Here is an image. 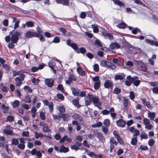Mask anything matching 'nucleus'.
Instances as JSON below:
<instances>
[{
    "label": "nucleus",
    "instance_id": "c03bdc74",
    "mask_svg": "<svg viewBox=\"0 0 158 158\" xmlns=\"http://www.w3.org/2000/svg\"><path fill=\"white\" fill-rule=\"evenodd\" d=\"M26 24L28 27H32L34 25L33 22L31 21L27 22Z\"/></svg>",
    "mask_w": 158,
    "mask_h": 158
},
{
    "label": "nucleus",
    "instance_id": "de8ad7c7",
    "mask_svg": "<svg viewBox=\"0 0 158 158\" xmlns=\"http://www.w3.org/2000/svg\"><path fill=\"white\" fill-rule=\"evenodd\" d=\"M140 135L141 139H147L148 138V135L145 133H142L140 134Z\"/></svg>",
    "mask_w": 158,
    "mask_h": 158
},
{
    "label": "nucleus",
    "instance_id": "8fccbe9b",
    "mask_svg": "<svg viewBox=\"0 0 158 158\" xmlns=\"http://www.w3.org/2000/svg\"><path fill=\"white\" fill-rule=\"evenodd\" d=\"M135 2L137 4H139L140 5L142 6H145V5L141 1H140L139 0H134Z\"/></svg>",
    "mask_w": 158,
    "mask_h": 158
},
{
    "label": "nucleus",
    "instance_id": "c85d7f7f",
    "mask_svg": "<svg viewBox=\"0 0 158 158\" xmlns=\"http://www.w3.org/2000/svg\"><path fill=\"white\" fill-rule=\"evenodd\" d=\"M70 47H71L73 48L77 53H79V49L78 48L76 44L72 43V45Z\"/></svg>",
    "mask_w": 158,
    "mask_h": 158
},
{
    "label": "nucleus",
    "instance_id": "6e6d98bb",
    "mask_svg": "<svg viewBox=\"0 0 158 158\" xmlns=\"http://www.w3.org/2000/svg\"><path fill=\"white\" fill-rule=\"evenodd\" d=\"M143 123L145 125H148V124L150 123V120L147 118H144L143 120Z\"/></svg>",
    "mask_w": 158,
    "mask_h": 158
},
{
    "label": "nucleus",
    "instance_id": "603ef678",
    "mask_svg": "<svg viewBox=\"0 0 158 158\" xmlns=\"http://www.w3.org/2000/svg\"><path fill=\"white\" fill-rule=\"evenodd\" d=\"M13 76L14 77H15L16 76H21V75L23 74L22 73H21V72L20 71H18V72H16V71L15 70H14L13 71Z\"/></svg>",
    "mask_w": 158,
    "mask_h": 158
},
{
    "label": "nucleus",
    "instance_id": "aec40b11",
    "mask_svg": "<svg viewBox=\"0 0 158 158\" xmlns=\"http://www.w3.org/2000/svg\"><path fill=\"white\" fill-rule=\"evenodd\" d=\"M110 64H111L110 62L103 60H102L100 62V64L101 66L106 67H107L108 66H109Z\"/></svg>",
    "mask_w": 158,
    "mask_h": 158
},
{
    "label": "nucleus",
    "instance_id": "a211bd4d",
    "mask_svg": "<svg viewBox=\"0 0 158 158\" xmlns=\"http://www.w3.org/2000/svg\"><path fill=\"white\" fill-rule=\"evenodd\" d=\"M115 110L113 107L110 108L109 109V110H104L102 111V113L104 115H107L110 113L111 112H114Z\"/></svg>",
    "mask_w": 158,
    "mask_h": 158
},
{
    "label": "nucleus",
    "instance_id": "423d86ee",
    "mask_svg": "<svg viewBox=\"0 0 158 158\" xmlns=\"http://www.w3.org/2000/svg\"><path fill=\"white\" fill-rule=\"evenodd\" d=\"M141 100L142 103L147 108L150 110H152L153 108V106L151 104L150 102L149 101H147L145 99H142Z\"/></svg>",
    "mask_w": 158,
    "mask_h": 158
},
{
    "label": "nucleus",
    "instance_id": "09e8293b",
    "mask_svg": "<svg viewBox=\"0 0 158 158\" xmlns=\"http://www.w3.org/2000/svg\"><path fill=\"white\" fill-rule=\"evenodd\" d=\"M37 67H33L31 68V71L33 72H35L37 71L39 69H43V67H42L41 68Z\"/></svg>",
    "mask_w": 158,
    "mask_h": 158
},
{
    "label": "nucleus",
    "instance_id": "a19ab883",
    "mask_svg": "<svg viewBox=\"0 0 158 158\" xmlns=\"http://www.w3.org/2000/svg\"><path fill=\"white\" fill-rule=\"evenodd\" d=\"M53 102H50V103H49V105H48V107H49V110H50V112H53Z\"/></svg>",
    "mask_w": 158,
    "mask_h": 158
},
{
    "label": "nucleus",
    "instance_id": "473e14b6",
    "mask_svg": "<svg viewBox=\"0 0 158 158\" xmlns=\"http://www.w3.org/2000/svg\"><path fill=\"white\" fill-rule=\"evenodd\" d=\"M108 127L105 126H102V130L105 134H107L108 132Z\"/></svg>",
    "mask_w": 158,
    "mask_h": 158
},
{
    "label": "nucleus",
    "instance_id": "bf43d9fd",
    "mask_svg": "<svg viewBox=\"0 0 158 158\" xmlns=\"http://www.w3.org/2000/svg\"><path fill=\"white\" fill-rule=\"evenodd\" d=\"M39 81L40 80L39 79L34 78L32 80L31 82L32 83H34L35 85H37Z\"/></svg>",
    "mask_w": 158,
    "mask_h": 158
},
{
    "label": "nucleus",
    "instance_id": "58836bf2",
    "mask_svg": "<svg viewBox=\"0 0 158 158\" xmlns=\"http://www.w3.org/2000/svg\"><path fill=\"white\" fill-rule=\"evenodd\" d=\"M137 137H134L132 139L131 143L133 145H135L137 142Z\"/></svg>",
    "mask_w": 158,
    "mask_h": 158
},
{
    "label": "nucleus",
    "instance_id": "3c124183",
    "mask_svg": "<svg viewBox=\"0 0 158 158\" xmlns=\"http://www.w3.org/2000/svg\"><path fill=\"white\" fill-rule=\"evenodd\" d=\"M56 89L58 90H60L63 92H64V88L62 85H59Z\"/></svg>",
    "mask_w": 158,
    "mask_h": 158
},
{
    "label": "nucleus",
    "instance_id": "9d476101",
    "mask_svg": "<svg viewBox=\"0 0 158 158\" xmlns=\"http://www.w3.org/2000/svg\"><path fill=\"white\" fill-rule=\"evenodd\" d=\"M25 35L26 37L29 38L39 36V35L37 34L36 32L30 31H27L25 33Z\"/></svg>",
    "mask_w": 158,
    "mask_h": 158
},
{
    "label": "nucleus",
    "instance_id": "ddd939ff",
    "mask_svg": "<svg viewBox=\"0 0 158 158\" xmlns=\"http://www.w3.org/2000/svg\"><path fill=\"white\" fill-rule=\"evenodd\" d=\"M94 133H95V134L97 135V137L98 138L99 141L102 142L105 141V139L104 136L100 132H97L96 133L95 131H94Z\"/></svg>",
    "mask_w": 158,
    "mask_h": 158
},
{
    "label": "nucleus",
    "instance_id": "864d4df0",
    "mask_svg": "<svg viewBox=\"0 0 158 158\" xmlns=\"http://www.w3.org/2000/svg\"><path fill=\"white\" fill-rule=\"evenodd\" d=\"M117 27L120 28H123L125 27L126 24L125 23H121L118 24Z\"/></svg>",
    "mask_w": 158,
    "mask_h": 158
},
{
    "label": "nucleus",
    "instance_id": "680f3d73",
    "mask_svg": "<svg viewBox=\"0 0 158 158\" xmlns=\"http://www.w3.org/2000/svg\"><path fill=\"white\" fill-rule=\"evenodd\" d=\"M154 143V140L152 139H151L149 140L148 142V144L150 146H152L153 145Z\"/></svg>",
    "mask_w": 158,
    "mask_h": 158
},
{
    "label": "nucleus",
    "instance_id": "49530a36",
    "mask_svg": "<svg viewBox=\"0 0 158 158\" xmlns=\"http://www.w3.org/2000/svg\"><path fill=\"white\" fill-rule=\"evenodd\" d=\"M11 143L12 144L16 145L19 144V141L17 139H12Z\"/></svg>",
    "mask_w": 158,
    "mask_h": 158
},
{
    "label": "nucleus",
    "instance_id": "dca6fc26",
    "mask_svg": "<svg viewBox=\"0 0 158 158\" xmlns=\"http://www.w3.org/2000/svg\"><path fill=\"white\" fill-rule=\"evenodd\" d=\"M104 86L106 88H112L113 85V82L109 80L106 81L104 84Z\"/></svg>",
    "mask_w": 158,
    "mask_h": 158
},
{
    "label": "nucleus",
    "instance_id": "9b49d317",
    "mask_svg": "<svg viewBox=\"0 0 158 158\" xmlns=\"http://www.w3.org/2000/svg\"><path fill=\"white\" fill-rule=\"evenodd\" d=\"M76 78L75 77L73 74L70 75L68 77V80L65 81L66 83L68 85H70L72 81H75Z\"/></svg>",
    "mask_w": 158,
    "mask_h": 158
},
{
    "label": "nucleus",
    "instance_id": "13d9d810",
    "mask_svg": "<svg viewBox=\"0 0 158 158\" xmlns=\"http://www.w3.org/2000/svg\"><path fill=\"white\" fill-rule=\"evenodd\" d=\"M40 116L42 120H44L45 119V114L43 112L41 111L40 112Z\"/></svg>",
    "mask_w": 158,
    "mask_h": 158
},
{
    "label": "nucleus",
    "instance_id": "774afa93",
    "mask_svg": "<svg viewBox=\"0 0 158 158\" xmlns=\"http://www.w3.org/2000/svg\"><path fill=\"white\" fill-rule=\"evenodd\" d=\"M126 65L128 67H131L133 65V62L130 61H127L126 63Z\"/></svg>",
    "mask_w": 158,
    "mask_h": 158
},
{
    "label": "nucleus",
    "instance_id": "412c9836",
    "mask_svg": "<svg viewBox=\"0 0 158 158\" xmlns=\"http://www.w3.org/2000/svg\"><path fill=\"white\" fill-rule=\"evenodd\" d=\"M69 151V148L62 145L60 147L59 151L60 152H66Z\"/></svg>",
    "mask_w": 158,
    "mask_h": 158
},
{
    "label": "nucleus",
    "instance_id": "6ab92c4d",
    "mask_svg": "<svg viewBox=\"0 0 158 158\" xmlns=\"http://www.w3.org/2000/svg\"><path fill=\"white\" fill-rule=\"evenodd\" d=\"M85 102L86 106L90 104L92 102L91 95H89L88 97L85 98Z\"/></svg>",
    "mask_w": 158,
    "mask_h": 158
},
{
    "label": "nucleus",
    "instance_id": "2f4dec72",
    "mask_svg": "<svg viewBox=\"0 0 158 158\" xmlns=\"http://www.w3.org/2000/svg\"><path fill=\"white\" fill-rule=\"evenodd\" d=\"M24 102L26 103H30L31 102V100L30 97L26 95L24 96L23 99Z\"/></svg>",
    "mask_w": 158,
    "mask_h": 158
},
{
    "label": "nucleus",
    "instance_id": "0e129e2a",
    "mask_svg": "<svg viewBox=\"0 0 158 158\" xmlns=\"http://www.w3.org/2000/svg\"><path fill=\"white\" fill-rule=\"evenodd\" d=\"M110 142L111 144H114L115 145L118 144V142L115 141L113 138H111L110 139Z\"/></svg>",
    "mask_w": 158,
    "mask_h": 158
},
{
    "label": "nucleus",
    "instance_id": "393cba45",
    "mask_svg": "<svg viewBox=\"0 0 158 158\" xmlns=\"http://www.w3.org/2000/svg\"><path fill=\"white\" fill-rule=\"evenodd\" d=\"M56 108L59 110L61 114H63L65 111V109L64 106H57Z\"/></svg>",
    "mask_w": 158,
    "mask_h": 158
},
{
    "label": "nucleus",
    "instance_id": "6e6552de",
    "mask_svg": "<svg viewBox=\"0 0 158 158\" xmlns=\"http://www.w3.org/2000/svg\"><path fill=\"white\" fill-rule=\"evenodd\" d=\"M92 101L94 104L95 106L99 108V106L101 105V102H99V98H98L96 97H93L91 96Z\"/></svg>",
    "mask_w": 158,
    "mask_h": 158
},
{
    "label": "nucleus",
    "instance_id": "bb28decb",
    "mask_svg": "<svg viewBox=\"0 0 158 158\" xmlns=\"http://www.w3.org/2000/svg\"><path fill=\"white\" fill-rule=\"evenodd\" d=\"M77 71L78 73L81 75H84L85 73V71H83L80 67H78L77 68Z\"/></svg>",
    "mask_w": 158,
    "mask_h": 158
},
{
    "label": "nucleus",
    "instance_id": "79ce46f5",
    "mask_svg": "<svg viewBox=\"0 0 158 158\" xmlns=\"http://www.w3.org/2000/svg\"><path fill=\"white\" fill-rule=\"evenodd\" d=\"M123 104L125 106V108H127V107L128 105V100L127 98H123Z\"/></svg>",
    "mask_w": 158,
    "mask_h": 158
},
{
    "label": "nucleus",
    "instance_id": "f8f14e48",
    "mask_svg": "<svg viewBox=\"0 0 158 158\" xmlns=\"http://www.w3.org/2000/svg\"><path fill=\"white\" fill-rule=\"evenodd\" d=\"M3 131L5 134L9 135H12L13 133L12 129L9 126L6 127Z\"/></svg>",
    "mask_w": 158,
    "mask_h": 158
},
{
    "label": "nucleus",
    "instance_id": "c756f323",
    "mask_svg": "<svg viewBox=\"0 0 158 158\" xmlns=\"http://www.w3.org/2000/svg\"><path fill=\"white\" fill-rule=\"evenodd\" d=\"M104 125L105 126L109 127L110 125V122L109 119H106L103 122Z\"/></svg>",
    "mask_w": 158,
    "mask_h": 158
},
{
    "label": "nucleus",
    "instance_id": "1a4fd4ad",
    "mask_svg": "<svg viewBox=\"0 0 158 158\" xmlns=\"http://www.w3.org/2000/svg\"><path fill=\"white\" fill-rule=\"evenodd\" d=\"M116 123L118 126L121 127H124L126 124V122L122 119H119L118 120L116 121Z\"/></svg>",
    "mask_w": 158,
    "mask_h": 158
},
{
    "label": "nucleus",
    "instance_id": "a878e982",
    "mask_svg": "<svg viewBox=\"0 0 158 158\" xmlns=\"http://www.w3.org/2000/svg\"><path fill=\"white\" fill-rule=\"evenodd\" d=\"M1 108L3 110V112L4 113H7L9 109V107L8 106H6L3 104L2 105Z\"/></svg>",
    "mask_w": 158,
    "mask_h": 158
},
{
    "label": "nucleus",
    "instance_id": "b1692460",
    "mask_svg": "<svg viewBox=\"0 0 158 158\" xmlns=\"http://www.w3.org/2000/svg\"><path fill=\"white\" fill-rule=\"evenodd\" d=\"M148 116L151 120H153L156 116V113L149 111L148 113Z\"/></svg>",
    "mask_w": 158,
    "mask_h": 158
},
{
    "label": "nucleus",
    "instance_id": "c9c22d12",
    "mask_svg": "<svg viewBox=\"0 0 158 158\" xmlns=\"http://www.w3.org/2000/svg\"><path fill=\"white\" fill-rule=\"evenodd\" d=\"M91 27L93 28V31L94 33H97L98 32L99 29L97 25L95 24H92L91 25Z\"/></svg>",
    "mask_w": 158,
    "mask_h": 158
},
{
    "label": "nucleus",
    "instance_id": "5fc2aeb1",
    "mask_svg": "<svg viewBox=\"0 0 158 158\" xmlns=\"http://www.w3.org/2000/svg\"><path fill=\"white\" fill-rule=\"evenodd\" d=\"M24 89L29 93H31L32 92V89L27 86H25L24 87Z\"/></svg>",
    "mask_w": 158,
    "mask_h": 158
},
{
    "label": "nucleus",
    "instance_id": "f3484780",
    "mask_svg": "<svg viewBox=\"0 0 158 158\" xmlns=\"http://www.w3.org/2000/svg\"><path fill=\"white\" fill-rule=\"evenodd\" d=\"M125 77V75L123 73H121L118 74L116 75L115 76L114 78L115 80H122Z\"/></svg>",
    "mask_w": 158,
    "mask_h": 158
},
{
    "label": "nucleus",
    "instance_id": "5701e85b",
    "mask_svg": "<svg viewBox=\"0 0 158 158\" xmlns=\"http://www.w3.org/2000/svg\"><path fill=\"white\" fill-rule=\"evenodd\" d=\"M102 34L104 36L108 37L110 40H112L113 39V36L111 34L104 32H102Z\"/></svg>",
    "mask_w": 158,
    "mask_h": 158
},
{
    "label": "nucleus",
    "instance_id": "338daca9",
    "mask_svg": "<svg viewBox=\"0 0 158 158\" xmlns=\"http://www.w3.org/2000/svg\"><path fill=\"white\" fill-rule=\"evenodd\" d=\"M15 44V43L11 41L9 43L8 46L9 48H12L14 47Z\"/></svg>",
    "mask_w": 158,
    "mask_h": 158
},
{
    "label": "nucleus",
    "instance_id": "e433bc0d",
    "mask_svg": "<svg viewBox=\"0 0 158 158\" xmlns=\"http://www.w3.org/2000/svg\"><path fill=\"white\" fill-rule=\"evenodd\" d=\"M102 123L101 122H98L96 123L93 124L92 127H98L102 126Z\"/></svg>",
    "mask_w": 158,
    "mask_h": 158
},
{
    "label": "nucleus",
    "instance_id": "0eeeda50",
    "mask_svg": "<svg viewBox=\"0 0 158 158\" xmlns=\"http://www.w3.org/2000/svg\"><path fill=\"white\" fill-rule=\"evenodd\" d=\"M45 84L48 87H52L54 85V80L52 78H46L44 80Z\"/></svg>",
    "mask_w": 158,
    "mask_h": 158
},
{
    "label": "nucleus",
    "instance_id": "2eb2a0df",
    "mask_svg": "<svg viewBox=\"0 0 158 158\" xmlns=\"http://www.w3.org/2000/svg\"><path fill=\"white\" fill-rule=\"evenodd\" d=\"M120 45L118 44L116 42H113L110 44V48L112 49H118L120 47Z\"/></svg>",
    "mask_w": 158,
    "mask_h": 158
},
{
    "label": "nucleus",
    "instance_id": "cd10ccee",
    "mask_svg": "<svg viewBox=\"0 0 158 158\" xmlns=\"http://www.w3.org/2000/svg\"><path fill=\"white\" fill-rule=\"evenodd\" d=\"M72 102L73 104L76 106L77 108H79L81 106L79 104V101L78 100L74 99L73 100Z\"/></svg>",
    "mask_w": 158,
    "mask_h": 158
},
{
    "label": "nucleus",
    "instance_id": "f03ea898",
    "mask_svg": "<svg viewBox=\"0 0 158 158\" xmlns=\"http://www.w3.org/2000/svg\"><path fill=\"white\" fill-rule=\"evenodd\" d=\"M126 79L128 80H131L132 83L135 86H138L140 83V81L137 79L136 77H132L129 75L127 77Z\"/></svg>",
    "mask_w": 158,
    "mask_h": 158
},
{
    "label": "nucleus",
    "instance_id": "69168bd1",
    "mask_svg": "<svg viewBox=\"0 0 158 158\" xmlns=\"http://www.w3.org/2000/svg\"><path fill=\"white\" fill-rule=\"evenodd\" d=\"M121 90L118 88H115L113 91V93L116 94H117L121 92Z\"/></svg>",
    "mask_w": 158,
    "mask_h": 158
},
{
    "label": "nucleus",
    "instance_id": "37998d69",
    "mask_svg": "<svg viewBox=\"0 0 158 158\" xmlns=\"http://www.w3.org/2000/svg\"><path fill=\"white\" fill-rule=\"evenodd\" d=\"M43 131L44 132H50L51 130L49 129L48 128V126L45 125L43 127Z\"/></svg>",
    "mask_w": 158,
    "mask_h": 158
},
{
    "label": "nucleus",
    "instance_id": "4be33fe9",
    "mask_svg": "<svg viewBox=\"0 0 158 158\" xmlns=\"http://www.w3.org/2000/svg\"><path fill=\"white\" fill-rule=\"evenodd\" d=\"M73 119L75 120H78L80 121L81 120L82 118L78 114L76 113H75L73 114L72 116Z\"/></svg>",
    "mask_w": 158,
    "mask_h": 158
},
{
    "label": "nucleus",
    "instance_id": "a18cd8bd",
    "mask_svg": "<svg viewBox=\"0 0 158 158\" xmlns=\"http://www.w3.org/2000/svg\"><path fill=\"white\" fill-rule=\"evenodd\" d=\"M35 138L36 139H38L40 137H42L44 136V135L42 133H38L37 132H36L35 133Z\"/></svg>",
    "mask_w": 158,
    "mask_h": 158
},
{
    "label": "nucleus",
    "instance_id": "4468645a",
    "mask_svg": "<svg viewBox=\"0 0 158 158\" xmlns=\"http://www.w3.org/2000/svg\"><path fill=\"white\" fill-rule=\"evenodd\" d=\"M57 3L62 4L64 6H68L69 5V0H56Z\"/></svg>",
    "mask_w": 158,
    "mask_h": 158
},
{
    "label": "nucleus",
    "instance_id": "20e7f679",
    "mask_svg": "<svg viewBox=\"0 0 158 158\" xmlns=\"http://www.w3.org/2000/svg\"><path fill=\"white\" fill-rule=\"evenodd\" d=\"M25 75L22 74L21 76L16 77L15 80L16 81V85L17 86H20L22 83V81H23L25 77Z\"/></svg>",
    "mask_w": 158,
    "mask_h": 158
},
{
    "label": "nucleus",
    "instance_id": "052dcab7",
    "mask_svg": "<svg viewBox=\"0 0 158 158\" xmlns=\"http://www.w3.org/2000/svg\"><path fill=\"white\" fill-rule=\"evenodd\" d=\"M37 34L39 35V36L36 37H40V40L41 41H45V38L43 35L39 34Z\"/></svg>",
    "mask_w": 158,
    "mask_h": 158
},
{
    "label": "nucleus",
    "instance_id": "ea45409f",
    "mask_svg": "<svg viewBox=\"0 0 158 158\" xmlns=\"http://www.w3.org/2000/svg\"><path fill=\"white\" fill-rule=\"evenodd\" d=\"M14 117L11 115H9L7 116L6 118L7 121L12 122L14 121Z\"/></svg>",
    "mask_w": 158,
    "mask_h": 158
},
{
    "label": "nucleus",
    "instance_id": "f704fd0d",
    "mask_svg": "<svg viewBox=\"0 0 158 158\" xmlns=\"http://www.w3.org/2000/svg\"><path fill=\"white\" fill-rule=\"evenodd\" d=\"M113 1L115 4L118 6H122L124 5V3L123 2L119 0H113Z\"/></svg>",
    "mask_w": 158,
    "mask_h": 158
},
{
    "label": "nucleus",
    "instance_id": "39448f33",
    "mask_svg": "<svg viewBox=\"0 0 158 158\" xmlns=\"http://www.w3.org/2000/svg\"><path fill=\"white\" fill-rule=\"evenodd\" d=\"M20 35V33L18 32H16L12 35L11 37V41L15 43L16 44L19 40V36Z\"/></svg>",
    "mask_w": 158,
    "mask_h": 158
},
{
    "label": "nucleus",
    "instance_id": "7c9ffc66",
    "mask_svg": "<svg viewBox=\"0 0 158 158\" xmlns=\"http://www.w3.org/2000/svg\"><path fill=\"white\" fill-rule=\"evenodd\" d=\"M20 104L19 102V101L15 100L12 103L13 106L14 108H16L18 107Z\"/></svg>",
    "mask_w": 158,
    "mask_h": 158
},
{
    "label": "nucleus",
    "instance_id": "7ed1b4c3",
    "mask_svg": "<svg viewBox=\"0 0 158 158\" xmlns=\"http://www.w3.org/2000/svg\"><path fill=\"white\" fill-rule=\"evenodd\" d=\"M93 80L94 82V88L95 89H98L100 87V81L99 77L97 76L93 78Z\"/></svg>",
    "mask_w": 158,
    "mask_h": 158
},
{
    "label": "nucleus",
    "instance_id": "f257e3e1",
    "mask_svg": "<svg viewBox=\"0 0 158 158\" xmlns=\"http://www.w3.org/2000/svg\"><path fill=\"white\" fill-rule=\"evenodd\" d=\"M71 89L73 94L74 95L81 97H84L86 95V92L85 91H81L78 88L71 87Z\"/></svg>",
    "mask_w": 158,
    "mask_h": 158
},
{
    "label": "nucleus",
    "instance_id": "4d7b16f0",
    "mask_svg": "<svg viewBox=\"0 0 158 158\" xmlns=\"http://www.w3.org/2000/svg\"><path fill=\"white\" fill-rule=\"evenodd\" d=\"M18 147L19 149L23 150H24V149L25 147V145L23 143H19L18 144Z\"/></svg>",
    "mask_w": 158,
    "mask_h": 158
},
{
    "label": "nucleus",
    "instance_id": "e2e57ef3",
    "mask_svg": "<svg viewBox=\"0 0 158 158\" xmlns=\"http://www.w3.org/2000/svg\"><path fill=\"white\" fill-rule=\"evenodd\" d=\"M87 155H88L89 156L91 157L92 158H93L94 157V158L96 154H95L94 152H90L87 153Z\"/></svg>",
    "mask_w": 158,
    "mask_h": 158
},
{
    "label": "nucleus",
    "instance_id": "4c0bfd02",
    "mask_svg": "<svg viewBox=\"0 0 158 158\" xmlns=\"http://www.w3.org/2000/svg\"><path fill=\"white\" fill-rule=\"evenodd\" d=\"M49 66L52 69H53L55 65V63L52 60H50L48 63Z\"/></svg>",
    "mask_w": 158,
    "mask_h": 158
},
{
    "label": "nucleus",
    "instance_id": "72a5a7b5",
    "mask_svg": "<svg viewBox=\"0 0 158 158\" xmlns=\"http://www.w3.org/2000/svg\"><path fill=\"white\" fill-rule=\"evenodd\" d=\"M69 116L68 114H62V118L63 120L64 121H67L69 120Z\"/></svg>",
    "mask_w": 158,
    "mask_h": 158
}]
</instances>
